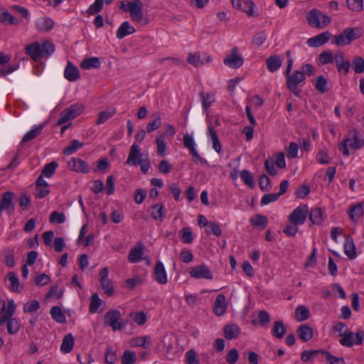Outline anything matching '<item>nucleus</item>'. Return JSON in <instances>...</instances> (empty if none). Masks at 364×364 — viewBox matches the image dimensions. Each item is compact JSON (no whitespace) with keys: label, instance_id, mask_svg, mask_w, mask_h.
Here are the masks:
<instances>
[{"label":"nucleus","instance_id":"0e129e2a","mask_svg":"<svg viewBox=\"0 0 364 364\" xmlns=\"http://www.w3.org/2000/svg\"><path fill=\"white\" fill-rule=\"evenodd\" d=\"M259 186L262 191H267L271 188L270 179L266 174H262L259 178Z\"/></svg>","mask_w":364,"mask_h":364},{"label":"nucleus","instance_id":"69168bd1","mask_svg":"<svg viewBox=\"0 0 364 364\" xmlns=\"http://www.w3.org/2000/svg\"><path fill=\"white\" fill-rule=\"evenodd\" d=\"M208 229L205 230V232L208 234V235H210V234H213L214 235L218 237L221 235L222 233V230H221V228H220V226L211 221L210 225L208 226Z\"/></svg>","mask_w":364,"mask_h":364},{"label":"nucleus","instance_id":"6e6552de","mask_svg":"<svg viewBox=\"0 0 364 364\" xmlns=\"http://www.w3.org/2000/svg\"><path fill=\"white\" fill-rule=\"evenodd\" d=\"M342 338L340 340L341 345L346 347H351L353 344L360 345L363 343L364 338V332L359 331L355 334L349 331L341 333Z\"/></svg>","mask_w":364,"mask_h":364},{"label":"nucleus","instance_id":"dca6fc26","mask_svg":"<svg viewBox=\"0 0 364 364\" xmlns=\"http://www.w3.org/2000/svg\"><path fill=\"white\" fill-rule=\"evenodd\" d=\"M68 166L71 171L87 173L90 171L88 164L83 160L78 158H72L68 163Z\"/></svg>","mask_w":364,"mask_h":364},{"label":"nucleus","instance_id":"58836bf2","mask_svg":"<svg viewBox=\"0 0 364 364\" xmlns=\"http://www.w3.org/2000/svg\"><path fill=\"white\" fill-rule=\"evenodd\" d=\"M54 26V21L48 18L40 19L36 24L38 30L41 32H48L50 31Z\"/></svg>","mask_w":364,"mask_h":364},{"label":"nucleus","instance_id":"393cba45","mask_svg":"<svg viewBox=\"0 0 364 364\" xmlns=\"http://www.w3.org/2000/svg\"><path fill=\"white\" fill-rule=\"evenodd\" d=\"M136 32V29L130 25L129 21L123 22L117 31V38L122 39L127 35L132 34Z\"/></svg>","mask_w":364,"mask_h":364},{"label":"nucleus","instance_id":"9b49d317","mask_svg":"<svg viewBox=\"0 0 364 364\" xmlns=\"http://www.w3.org/2000/svg\"><path fill=\"white\" fill-rule=\"evenodd\" d=\"M188 273L192 278L212 279L213 274L205 264L195 266L189 269Z\"/></svg>","mask_w":364,"mask_h":364},{"label":"nucleus","instance_id":"4d7b16f0","mask_svg":"<svg viewBox=\"0 0 364 364\" xmlns=\"http://www.w3.org/2000/svg\"><path fill=\"white\" fill-rule=\"evenodd\" d=\"M318 60L321 65L331 63L333 61V55L331 51L325 50L320 53L318 57Z\"/></svg>","mask_w":364,"mask_h":364},{"label":"nucleus","instance_id":"1a4fd4ad","mask_svg":"<svg viewBox=\"0 0 364 364\" xmlns=\"http://www.w3.org/2000/svg\"><path fill=\"white\" fill-rule=\"evenodd\" d=\"M105 324L110 326L113 331L121 330L123 323L120 321L121 313L116 309L108 311L105 316Z\"/></svg>","mask_w":364,"mask_h":364},{"label":"nucleus","instance_id":"8fccbe9b","mask_svg":"<svg viewBox=\"0 0 364 364\" xmlns=\"http://www.w3.org/2000/svg\"><path fill=\"white\" fill-rule=\"evenodd\" d=\"M240 177L242 180V181L250 188H252L255 187V181L253 175L251 173L250 171L247 170H243L240 173Z\"/></svg>","mask_w":364,"mask_h":364},{"label":"nucleus","instance_id":"4be33fe9","mask_svg":"<svg viewBox=\"0 0 364 364\" xmlns=\"http://www.w3.org/2000/svg\"><path fill=\"white\" fill-rule=\"evenodd\" d=\"M208 134L211 138L212 142H213V148L214 150L220 154L222 151V146L220 144V141L219 140V138L217 135V133L213 129V124L210 122L209 119H208Z\"/></svg>","mask_w":364,"mask_h":364},{"label":"nucleus","instance_id":"f257e3e1","mask_svg":"<svg viewBox=\"0 0 364 364\" xmlns=\"http://www.w3.org/2000/svg\"><path fill=\"white\" fill-rule=\"evenodd\" d=\"M16 311V305L13 299L7 303L0 299V326L6 324L8 333L16 334L20 329V323L16 318H13Z\"/></svg>","mask_w":364,"mask_h":364},{"label":"nucleus","instance_id":"ea45409f","mask_svg":"<svg viewBox=\"0 0 364 364\" xmlns=\"http://www.w3.org/2000/svg\"><path fill=\"white\" fill-rule=\"evenodd\" d=\"M143 254V247H135L130 250L128 259L130 262H138L141 260Z\"/></svg>","mask_w":364,"mask_h":364},{"label":"nucleus","instance_id":"6e6d98bb","mask_svg":"<svg viewBox=\"0 0 364 364\" xmlns=\"http://www.w3.org/2000/svg\"><path fill=\"white\" fill-rule=\"evenodd\" d=\"M270 321L269 315L266 311H259L258 313L257 320H253L252 323L260 324L261 326L267 325Z\"/></svg>","mask_w":364,"mask_h":364},{"label":"nucleus","instance_id":"ddd939ff","mask_svg":"<svg viewBox=\"0 0 364 364\" xmlns=\"http://www.w3.org/2000/svg\"><path fill=\"white\" fill-rule=\"evenodd\" d=\"M14 194L11 191H6L2 194L0 200V216L4 210L11 214L14 212L15 204L14 203Z\"/></svg>","mask_w":364,"mask_h":364},{"label":"nucleus","instance_id":"c9c22d12","mask_svg":"<svg viewBox=\"0 0 364 364\" xmlns=\"http://www.w3.org/2000/svg\"><path fill=\"white\" fill-rule=\"evenodd\" d=\"M52 318L57 323H65L66 322L65 316L62 309L57 306H53L50 311Z\"/></svg>","mask_w":364,"mask_h":364},{"label":"nucleus","instance_id":"20e7f679","mask_svg":"<svg viewBox=\"0 0 364 364\" xmlns=\"http://www.w3.org/2000/svg\"><path fill=\"white\" fill-rule=\"evenodd\" d=\"M285 76L287 78L286 85L287 88L295 96L299 97L300 95V90L298 89V85L305 80L306 77L304 73L299 70H294L291 74V71L287 72V69H286Z\"/></svg>","mask_w":364,"mask_h":364},{"label":"nucleus","instance_id":"a878e982","mask_svg":"<svg viewBox=\"0 0 364 364\" xmlns=\"http://www.w3.org/2000/svg\"><path fill=\"white\" fill-rule=\"evenodd\" d=\"M267 68L269 72L274 73L282 65V60L280 56L277 55H271L266 60Z\"/></svg>","mask_w":364,"mask_h":364},{"label":"nucleus","instance_id":"39448f33","mask_svg":"<svg viewBox=\"0 0 364 364\" xmlns=\"http://www.w3.org/2000/svg\"><path fill=\"white\" fill-rule=\"evenodd\" d=\"M309 24L316 28H323L331 23V18L316 9H311L306 16Z\"/></svg>","mask_w":364,"mask_h":364},{"label":"nucleus","instance_id":"7ed1b4c3","mask_svg":"<svg viewBox=\"0 0 364 364\" xmlns=\"http://www.w3.org/2000/svg\"><path fill=\"white\" fill-rule=\"evenodd\" d=\"M359 29L358 28H346L339 34L333 36L331 43L338 46L349 45L354 40L360 38Z\"/></svg>","mask_w":364,"mask_h":364},{"label":"nucleus","instance_id":"f03ea898","mask_svg":"<svg viewBox=\"0 0 364 364\" xmlns=\"http://www.w3.org/2000/svg\"><path fill=\"white\" fill-rule=\"evenodd\" d=\"M143 6L141 0H125L120 2L119 9L124 12H129L134 21L140 22L144 18Z\"/></svg>","mask_w":364,"mask_h":364},{"label":"nucleus","instance_id":"338daca9","mask_svg":"<svg viewBox=\"0 0 364 364\" xmlns=\"http://www.w3.org/2000/svg\"><path fill=\"white\" fill-rule=\"evenodd\" d=\"M40 308V304L37 300H31L28 301L23 307L24 312H33Z\"/></svg>","mask_w":364,"mask_h":364},{"label":"nucleus","instance_id":"aec40b11","mask_svg":"<svg viewBox=\"0 0 364 364\" xmlns=\"http://www.w3.org/2000/svg\"><path fill=\"white\" fill-rule=\"evenodd\" d=\"M26 53L29 55L34 61H38L42 58V53H41L40 49V43L38 42H34L26 46Z\"/></svg>","mask_w":364,"mask_h":364},{"label":"nucleus","instance_id":"bf43d9fd","mask_svg":"<svg viewBox=\"0 0 364 364\" xmlns=\"http://www.w3.org/2000/svg\"><path fill=\"white\" fill-rule=\"evenodd\" d=\"M104 0H95V2L88 8L87 12L89 15H94L100 12L103 7Z\"/></svg>","mask_w":364,"mask_h":364},{"label":"nucleus","instance_id":"de8ad7c7","mask_svg":"<svg viewBox=\"0 0 364 364\" xmlns=\"http://www.w3.org/2000/svg\"><path fill=\"white\" fill-rule=\"evenodd\" d=\"M151 215L154 220H161L164 217V205L162 204H154L151 206Z\"/></svg>","mask_w":364,"mask_h":364},{"label":"nucleus","instance_id":"bb28decb","mask_svg":"<svg viewBox=\"0 0 364 364\" xmlns=\"http://www.w3.org/2000/svg\"><path fill=\"white\" fill-rule=\"evenodd\" d=\"M7 278L10 282L9 289L16 293H20L23 290V287L21 286L18 278L13 272H10L7 274Z\"/></svg>","mask_w":364,"mask_h":364},{"label":"nucleus","instance_id":"49530a36","mask_svg":"<svg viewBox=\"0 0 364 364\" xmlns=\"http://www.w3.org/2000/svg\"><path fill=\"white\" fill-rule=\"evenodd\" d=\"M295 314L296 316V320L298 321H304L307 320L309 317V311L304 306H299L295 310Z\"/></svg>","mask_w":364,"mask_h":364},{"label":"nucleus","instance_id":"a18cd8bd","mask_svg":"<svg viewBox=\"0 0 364 364\" xmlns=\"http://www.w3.org/2000/svg\"><path fill=\"white\" fill-rule=\"evenodd\" d=\"M58 164L56 161H51L45 165L42 169L41 174L46 178H50L55 172Z\"/></svg>","mask_w":364,"mask_h":364},{"label":"nucleus","instance_id":"c756f323","mask_svg":"<svg viewBox=\"0 0 364 364\" xmlns=\"http://www.w3.org/2000/svg\"><path fill=\"white\" fill-rule=\"evenodd\" d=\"M74 338L71 333H68L63 337L62 344L60 346V350L63 353H70L74 346Z\"/></svg>","mask_w":364,"mask_h":364},{"label":"nucleus","instance_id":"7c9ffc66","mask_svg":"<svg viewBox=\"0 0 364 364\" xmlns=\"http://www.w3.org/2000/svg\"><path fill=\"white\" fill-rule=\"evenodd\" d=\"M286 331V327L284 326L283 321H276L274 322L272 330L273 336L278 339H282L285 335Z\"/></svg>","mask_w":364,"mask_h":364},{"label":"nucleus","instance_id":"864d4df0","mask_svg":"<svg viewBox=\"0 0 364 364\" xmlns=\"http://www.w3.org/2000/svg\"><path fill=\"white\" fill-rule=\"evenodd\" d=\"M102 304V300L100 299L98 294L97 293H95L92 295L90 299V304L89 311L90 313H95L99 307Z\"/></svg>","mask_w":364,"mask_h":364},{"label":"nucleus","instance_id":"c85d7f7f","mask_svg":"<svg viewBox=\"0 0 364 364\" xmlns=\"http://www.w3.org/2000/svg\"><path fill=\"white\" fill-rule=\"evenodd\" d=\"M344 252L350 259H355L357 256L356 248L353 240L347 237L344 243Z\"/></svg>","mask_w":364,"mask_h":364},{"label":"nucleus","instance_id":"cd10ccee","mask_svg":"<svg viewBox=\"0 0 364 364\" xmlns=\"http://www.w3.org/2000/svg\"><path fill=\"white\" fill-rule=\"evenodd\" d=\"M240 330L236 324H228L224 327L223 334L225 338L228 340L233 339L240 334Z\"/></svg>","mask_w":364,"mask_h":364},{"label":"nucleus","instance_id":"473e14b6","mask_svg":"<svg viewBox=\"0 0 364 364\" xmlns=\"http://www.w3.org/2000/svg\"><path fill=\"white\" fill-rule=\"evenodd\" d=\"M309 220L313 225H321L323 221V211L321 208H315L309 213Z\"/></svg>","mask_w":364,"mask_h":364},{"label":"nucleus","instance_id":"9d476101","mask_svg":"<svg viewBox=\"0 0 364 364\" xmlns=\"http://www.w3.org/2000/svg\"><path fill=\"white\" fill-rule=\"evenodd\" d=\"M223 63L229 68L237 69L242 65L244 60L239 53L238 48L234 47L232 48L230 54L224 58Z\"/></svg>","mask_w":364,"mask_h":364},{"label":"nucleus","instance_id":"052dcab7","mask_svg":"<svg viewBox=\"0 0 364 364\" xmlns=\"http://www.w3.org/2000/svg\"><path fill=\"white\" fill-rule=\"evenodd\" d=\"M122 364H134L136 361V355L130 350H125L121 358Z\"/></svg>","mask_w":364,"mask_h":364},{"label":"nucleus","instance_id":"09e8293b","mask_svg":"<svg viewBox=\"0 0 364 364\" xmlns=\"http://www.w3.org/2000/svg\"><path fill=\"white\" fill-rule=\"evenodd\" d=\"M200 97L202 100L203 107L204 110H207L208 107L215 102L214 94L207 93L205 95L203 92H200Z\"/></svg>","mask_w":364,"mask_h":364},{"label":"nucleus","instance_id":"6ab92c4d","mask_svg":"<svg viewBox=\"0 0 364 364\" xmlns=\"http://www.w3.org/2000/svg\"><path fill=\"white\" fill-rule=\"evenodd\" d=\"M227 301L225 296L220 294H218L215 301L213 311L217 316H222L225 314L227 309Z\"/></svg>","mask_w":364,"mask_h":364},{"label":"nucleus","instance_id":"37998d69","mask_svg":"<svg viewBox=\"0 0 364 364\" xmlns=\"http://www.w3.org/2000/svg\"><path fill=\"white\" fill-rule=\"evenodd\" d=\"M40 49L42 58H48L54 52L55 46L52 43L47 41L40 44Z\"/></svg>","mask_w":364,"mask_h":364},{"label":"nucleus","instance_id":"774afa93","mask_svg":"<svg viewBox=\"0 0 364 364\" xmlns=\"http://www.w3.org/2000/svg\"><path fill=\"white\" fill-rule=\"evenodd\" d=\"M186 360L187 364H199V360L193 350H189L186 353Z\"/></svg>","mask_w":364,"mask_h":364},{"label":"nucleus","instance_id":"a211bd4d","mask_svg":"<svg viewBox=\"0 0 364 364\" xmlns=\"http://www.w3.org/2000/svg\"><path fill=\"white\" fill-rule=\"evenodd\" d=\"M154 279L160 284L167 283V275L164 266L161 262H157L154 269Z\"/></svg>","mask_w":364,"mask_h":364},{"label":"nucleus","instance_id":"e2e57ef3","mask_svg":"<svg viewBox=\"0 0 364 364\" xmlns=\"http://www.w3.org/2000/svg\"><path fill=\"white\" fill-rule=\"evenodd\" d=\"M156 143L157 144V152L161 156L165 155L166 144L165 141L164 136L161 135L156 139Z\"/></svg>","mask_w":364,"mask_h":364},{"label":"nucleus","instance_id":"4c0bfd02","mask_svg":"<svg viewBox=\"0 0 364 364\" xmlns=\"http://www.w3.org/2000/svg\"><path fill=\"white\" fill-rule=\"evenodd\" d=\"M131 344L132 346L143 347L145 349H149L151 346V338L149 336L136 337L132 341Z\"/></svg>","mask_w":364,"mask_h":364},{"label":"nucleus","instance_id":"0eeeda50","mask_svg":"<svg viewBox=\"0 0 364 364\" xmlns=\"http://www.w3.org/2000/svg\"><path fill=\"white\" fill-rule=\"evenodd\" d=\"M309 214V208L306 204H301L294 209L289 215V222L293 225H303Z\"/></svg>","mask_w":364,"mask_h":364},{"label":"nucleus","instance_id":"f704fd0d","mask_svg":"<svg viewBox=\"0 0 364 364\" xmlns=\"http://www.w3.org/2000/svg\"><path fill=\"white\" fill-rule=\"evenodd\" d=\"M239 6H240V10L248 16H255L257 15L254 11L255 4L250 0H240Z\"/></svg>","mask_w":364,"mask_h":364},{"label":"nucleus","instance_id":"412c9836","mask_svg":"<svg viewBox=\"0 0 364 364\" xmlns=\"http://www.w3.org/2000/svg\"><path fill=\"white\" fill-rule=\"evenodd\" d=\"M64 76L70 82L75 81L80 77L79 70L69 61L65 69Z\"/></svg>","mask_w":364,"mask_h":364},{"label":"nucleus","instance_id":"5701e85b","mask_svg":"<svg viewBox=\"0 0 364 364\" xmlns=\"http://www.w3.org/2000/svg\"><path fill=\"white\" fill-rule=\"evenodd\" d=\"M364 214L363 203H358L349 208L348 215L351 220L356 222Z\"/></svg>","mask_w":364,"mask_h":364},{"label":"nucleus","instance_id":"603ef678","mask_svg":"<svg viewBox=\"0 0 364 364\" xmlns=\"http://www.w3.org/2000/svg\"><path fill=\"white\" fill-rule=\"evenodd\" d=\"M352 66L355 73L360 74L364 72V59L360 56L354 58Z\"/></svg>","mask_w":364,"mask_h":364},{"label":"nucleus","instance_id":"4468645a","mask_svg":"<svg viewBox=\"0 0 364 364\" xmlns=\"http://www.w3.org/2000/svg\"><path fill=\"white\" fill-rule=\"evenodd\" d=\"M332 37L329 31H325L319 33L307 40L306 43L309 47L318 48L325 45Z\"/></svg>","mask_w":364,"mask_h":364},{"label":"nucleus","instance_id":"2f4dec72","mask_svg":"<svg viewBox=\"0 0 364 364\" xmlns=\"http://www.w3.org/2000/svg\"><path fill=\"white\" fill-rule=\"evenodd\" d=\"M350 134L353 136L351 141H348L350 148L353 149H358L364 146V139L360 138L359 132L353 129L350 132Z\"/></svg>","mask_w":364,"mask_h":364},{"label":"nucleus","instance_id":"e433bc0d","mask_svg":"<svg viewBox=\"0 0 364 364\" xmlns=\"http://www.w3.org/2000/svg\"><path fill=\"white\" fill-rule=\"evenodd\" d=\"M100 66V59L97 57H92L82 60L80 63V68L85 70L92 68H98Z\"/></svg>","mask_w":364,"mask_h":364},{"label":"nucleus","instance_id":"f3484780","mask_svg":"<svg viewBox=\"0 0 364 364\" xmlns=\"http://www.w3.org/2000/svg\"><path fill=\"white\" fill-rule=\"evenodd\" d=\"M212 60L211 56L205 54L203 57L199 53H190L187 58L188 63L195 67H199Z\"/></svg>","mask_w":364,"mask_h":364},{"label":"nucleus","instance_id":"5fc2aeb1","mask_svg":"<svg viewBox=\"0 0 364 364\" xmlns=\"http://www.w3.org/2000/svg\"><path fill=\"white\" fill-rule=\"evenodd\" d=\"M347 6L351 11L360 12L363 9V0H346Z\"/></svg>","mask_w":364,"mask_h":364},{"label":"nucleus","instance_id":"13d9d810","mask_svg":"<svg viewBox=\"0 0 364 364\" xmlns=\"http://www.w3.org/2000/svg\"><path fill=\"white\" fill-rule=\"evenodd\" d=\"M250 222L253 226H262L263 228H265L267 225L268 220L266 216L257 215L255 218H252Z\"/></svg>","mask_w":364,"mask_h":364},{"label":"nucleus","instance_id":"423d86ee","mask_svg":"<svg viewBox=\"0 0 364 364\" xmlns=\"http://www.w3.org/2000/svg\"><path fill=\"white\" fill-rule=\"evenodd\" d=\"M84 109L82 105H73L61 112L57 121V125H62L80 115Z\"/></svg>","mask_w":364,"mask_h":364},{"label":"nucleus","instance_id":"79ce46f5","mask_svg":"<svg viewBox=\"0 0 364 364\" xmlns=\"http://www.w3.org/2000/svg\"><path fill=\"white\" fill-rule=\"evenodd\" d=\"M327 80L323 75L316 77L314 80L315 88L321 93H325L327 92Z\"/></svg>","mask_w":364,"mask_h":364},{"label":"nucleus","instance_id":"b1692460","mask_svg":"<svg viewBox=\"0 0 364 364\" xmlns=\"http://www.w3.org/2000/svg\"><path fill=\"white\" fill-rule=\"evenodd\" d=\"M297 334L300 339L306 342L313 338V328L308 325L303 324L298 327Z\"/></svg>","mask_w":364,"mask_h":364},{"label":"nucleus","instance_id":"a19ab883","mask_svg":"<svg viewBox=\"0 0 364 364\" xmlns=\"http://www.w3.org/2000/svg\"><path fill=\"white\" fill-rule=\"evenodd\" d=\"M0 22L4 24L11 25H18L20 23V21L6 11L0 13Z\"/></svg>","mask_w":364,"mask_h":364},{"label":"nucleus","instance_id":"680f3d73","mask_svg":"<svg viewBox=\"0 0 364 364\" xmlns=\"http://www.w3.org/2000/svg\"><path fill=\"white\" fill-rule=\"evenodd\" d=\"M324 350H304L301 354V359L304 362L309 361L313 357L321 353L323 355Z\"/></svg>","mask_w":364,"mask_h":364},{"label":"nucleus","instance_id":"c03bdc74","mask_svg":"<svg viewBox=\"0 0 364 364\" xmlns=\"http://www.w3.org/2000/svg\"><path fill=\"white\" fill-rule=\"evenodd\" d=\"M83 146V143L77 139L72 140L69 145L63 150V154L70 155Z\"/></svg>","mask_w":364,"mask_h":364},{"label":"nucleus","instance_id":"72a5a7b5","mask_svg":"<svg viewBox=\"0 0 364 364\" xmlns=\"http://www.w3.org/2000/svg\"><path fill=\"white\" fill-rule=\"evenodd\" d=\"M43 124H40L28 132L22 138L21 143L25 144L38 136L43 128Z\"/></svg>","mask_w":364,"mask_h":364},{"label":"nucleus","instance_id":"2eb2a0df","mask_svg":"<svg viewBox=\"0 0 364 364\" xmlns=\"http://www.w3.org/2000/svg\"><path fill=\"white\" fill-rule=\"evenodd\" d=\"M144 156H145L144 154L140 153V148L139 145L134 144L130 147L129 154L126 161V164L138 166V164L140 163V161H142L144 159Z\"/></svg>","mask_w":364,"mask_h":364},{"label":"nucleus","instance_id":"3c124183","mask_svg":"<svg viewBox=\"0 0 364 364\" xmlns=\"http://www.w3.org/2000/svg\"><path fill=\"white\" fill-rule=\"evenodd\" d=\"M179 236L184 243H191L193 240V234L190 228H183L179 232Z\"/></svg>","mask_w":364,"mask_h":364},{"label":"nucleus","instance_id":"f8f14e48","mask_svg":"<svg viewBox=\"0 0 364 364\" xmlns=\"http://www.w3.org/2000/svg\"><path fill=\"white\" fill-rule=\"evenodd\" d=\"M183 144L184 146L189 149L190 154L192 156L193 160L196 164H203L206 163V161L204 160L198 153L195 148V142L193 138L190 136L188 134H186L183 136Z\"/></svg>","mask_w":364,"mask_h":364}]
</instances>
